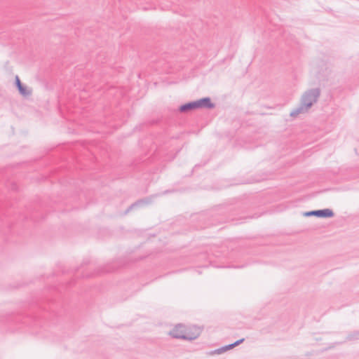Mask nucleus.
Segmentation results:
<instances>
[{
    "instance_id": "nucleus-1",
    "label": "nucleus",
    "mask_w": 359,
    "mask_h": 359,
    "mask_svg": "<svg viewBox=\"0 0 359 359\" xmlns=\"http://www.w3.org/2000/svg\"><path fill=\"white\" fill-rule=\"evenodd\" d=\"M320 95V89L319 88L309 89L302 96L301 102L298 107L292 111L290 116L295 117L299 114L306 113L316 103Z\"/></svg>"
},
{
    "instance_id": "nucleus-2",
    "label": "nucleus",
    "mask_w": 359,
    "mask_h": 359,
    "mask_svg": "<svg viewBox=\"0 0 359 359\" xmlns=\"http://www.w3.org/2000/svg\"><path fill=\"white\" fill-rule=\"evenodd\" d=\"M186 331V329H184V327L181 325L178 324L172 330L170 331L169 334L175 339H184V340H194L197 338V335L195 336H188L184 335V332Z\"/></svg>"
},
{
    "instance_id": "nucleus-3",
    "label": "nucleus",
    "mask_w": 359,
    "mask_h": 359,
    "mask_svg": "<svg viewBox=\"0 0 359 359\" xmlns=\"http://www.w3.org/2000/svg\"><path fill=\"white\" fill-rule=\"evenodd\" d=\"M304 215L306 217L316 216L322 218H330L334 215L332 210L328 208L306 212Z\"/></svg>"
},
{
    "instance_id": "nucleus-4",
    "label": "nucleus",
    "mask_w": 359,
    "mask_h": 359,
    "mask_svg": "<svg viewBox=\"0 0 359 359\" xmlns=\"http://www.w3.org/2000/svg\"><path fill=\"white\" fill-rule=\"evenodd\" d=\"M195 107L197 109H211L215 108V104L212 102L211 99L209 97L201 98L199 100L194 101Z\"/></svg>"
},
{
    "instance_id": "nucleus-5",
    "label": "nucleus",
    "mask_w": 359,
    "mask_h": 359,
    "mask_svg": "<svg viewBox=\"0 0 359 359\" xmlns=\"http://www.w3.org/2000/svg\"><path fill=\"white\" fill-rule=\"evenodd\" d=\"M15 84L20 95L25 96V97L31 95V94H32L31 90H28L27 89L26 86L22 85L18 76H16L15 78Z\"/></svg>"
},
{
    "instance_id": "nucleus-6",
    "label": "nucleus",
    "mask_w": 359,
    "mask_h": 359,
    "mask_svg": "<svg viewBox=\"0 0 359 359\" xmlns=\"http://www.w3.org/2000/svg\"><path fill=\"white\" fill-rule=\"evenodd\" d=\"M196 109V107H195V104L194 101L187 102L184 104H182L178 108V111L181 113H187L190 111Z\"/></svg>"
},
{
    "instance_id": "nucleus-7",
    "label": "nucleus",
    "mask_w": 359,
    "mask_h": 359,
    "mask_svg": "<svg viewBox=\"0 0 359 359\" xmlns=\"http://www.w3.org/2000/svg\"><path fill=\"white\" fill-rule=\"evenodd\" d=\"M150 201H151L149 198L140 199V200L137 201L136 202L133 203L128 208V209L125 212V215L128 214L134 208L142 205L143 204H149L150 203Z\"/></svg>"
},
{
    "instance_id": "nucleus-8",
    "label": "nucleus",
    "mask_w": 359,
    "mask_h": 359,
    "mask_svg": "<svg viewBox=\"0 0 359 359\" xmlns=\"http://www.w3.org/2000/svg\"><path fill=\"white\" fill-rule=\"evenodd\" d=\"M201 333V329L198 327L194 326L191 327V330H187L184 332V335H189V336H195L197 335V338L200 336Z\"/></svg>"
},
{
    "instance_id": "nucleus-9",
    "label": "nucleus",
    "mask_w": 359,
    "mask_h": 359,
    "mask_svg": "<svg viewBox=\"0 0 359 359\" xmlns=\"http://www.w3.org/2000/svg\"><path fill=\"white\" fill-rule=\"evenodd\" d=\"M233 348V346L231 344H229V345H226V346H224L219 348H217V350L215 351V353H218V354H220V353H224V351H228V350H230L231 348Z\"/></svg>"
},
{
    "instance_id": "nucleus-10",
    "label": "nucleus",
    "mask_w": 359,
    "mask_h": 359,
    "mask_svg": "<svg viewBox=\"0 0 359 359\" xmlns=\"http://www.w3.org/2000/svg\"><path fill=\"white\" fill-rule=\"evenodd\" d=\"M349 339H355L359 338V332H355L354 334L349 335L348 337Z\"/></svg>"
},
{
    "instance_id": "nucleus-11",
    "label": "nucleus",
    "mask_w": 359,
    "mask_h": 359,
    "mask_svg": "<svg viewBox=\"0 0 359 359\" xmlns=\"http://www.w3.org/2000/svg\"><path fill=\"white\" fill-rule=\"evenodd\" d=\"M244 340H245L244 338L240 339L237 340L236 341H235L234 343L231 344V345L233 346V348H234L236 346H238L239 344L243 343L244 341Z\"/></svg>"
},
{
    "instance_id": "nucleus-12",
    "label": "nucleus",
    "mask_w": 359,
    "mask_h": 359,
    "mask_svg": "<svg viewBox=\"0 0 359 359\" xmlns=\"http://www.w3.org/2000/svg\"><path fill=\"white\" fill-rule=\"evenodd\" d=\"M244 340H245L244 338L240 339L237 340L236 341H235L234 343L231 344V345L233 346V348H234L236 346H238L239 344L243 343L244 341Z\"/></svg>"
}]
</instances>
